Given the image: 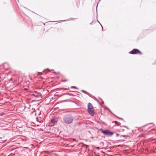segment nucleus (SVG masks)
I'll return each mask as SVG.
<instances>
[{"label": "nucleus", "instance_id": "f257e3e1", "mask_svg": "<svg viewBox=\"0 0 156 156\" xmlns=\"http://www.w3.org/2000/svg\"><path fill=\"white\" fill-rule=\"evenodd\" d=\"M63 119L65 123L66 124H69L73 122V117L71 114L68 113L63 116Z\"/></svg>", "mask_w": 156, "mask_h": 156}, {"label": "nucleus", "instance_id": "f03ea898", "mask_svg": "<svg viewBox=\"0 0 156 156\" xmlns=\"http://www.w3.org/2000/svg\"><path fill=\"white\" fill-rule=\"evenodd\" d=\"M87 112L92 116H93L95 114L94 107L90 103H88L87 105Z\"/></svg>", "mask_w": 156, "mask_h": 156}, {"label": "nucleus", "instance_id": "7ed1b4c3", "mask_svg": "<svg viewBox=\"0 0 156 156\" xmlns=\"http://www.w3.org/2000/svg\"><path fill=\"white\" fill-rule=\"evenodd\" d=\"M99 130L104 135H106L108 136H112L114 134L113 132L107 129L104 130L102 129L101 128L99 129Z\"/></svg>", "mask_w": 156, "mask_h": 156}, {"label": "nucleus", "instance_id": "20e7f679", "mask_svg": "<svg viewBox=\"0 0 156 156\" xmlns=\"http://www.w3.org/2000/svg\"><path fill=\"white\" fill-rule=\"evenodd\" d=\"M129 53L132 55H135L139 54L140 55H142V53L141 52L137 49H133L132 51H130Z\"/></svg>", "mask_w": 156, "mask_h": 156}, {"label": "nucleus", "instance_id": "39448f33", "mask_svg": "<svg viewBox=\"0 0 156 156\" xmlns=\"http://www.w3.org/2000/svg\"><path fill=\"white\" fill-rule=\"evenodd\" d=\"M35 94H32L31 95L37 97H39L41 96V94L39 92H37V91H35Z\"/></svg>", "mask_w": 156, "mask_h": 156}, {"label": "nucleus", "instance_id": "423d86ee", "mask_svg": "<svg viewBox=\"0 0 156 156\" xmlns=\"http://www.w3.org/2000/svg\"><path fill=\"white\" fill-rule=\"evenodd\" d=\"M51 122L52 123L55 124L57 122V121L55 119H52L51 120Z\"/></svg>", "mask_w": 156, "mask_h": 156}, {"label": "nucleus", "instance_id": "0eeeda50", "mask_svg": "<svg viewBox=\"0 0 156 156\" xmlns=\"http://www.w3.org/2000/svg\"><path fill=\"white\" fill-rule=\"evenodd\" d=\"M112 122H114L115 124L117 126H119L121 124V123L118 122L117 121H115Z\"/></svg>", "mask_w": 156, "mask_h": 156}, {"label": "nucleus", "instance_id": "6e6552de", "mask_svg": "<svg viewBox=\"0 0 156 156\" xmlns=\"http://www.w3.org/2000/svg\"><path fill=\"white\" fill-rule=\"evenodd\" d=\"M94 98H95L94 99L101 106L102 104L99 102V101L96 98L94 97Z\"/></svg>", "mask_w": 156, "mask_h": 156}, {"label": "nucleus", "instance_id": "1a4fd4ad", "mask_svg": "<svg viewBox=\"0 0 156 156\" xmlns=\"http://www.w3.org/2000/svg\"><path fill=\"white\" fill-rule=\"evenodd\" d=\"M120 137H123L126 139L127 137H129V136L128 135H122L120 136Z\"/></svg>", "mask_w": 156, "mask_h": 156}, {"label": "nucleus", "instance_id": "9d476101", "mask_svg": "<svg viewBox=\"0 0 156 156\" xmlns=\"http://www.w3.org/2000/svg\"><path fill=\"white\" fill-rule=\"evenodd\" d=\"M81 91L82 92L84 93L85 94H87L88 93H87V92H86V91H85L84 90H81Z\"/></svg>", "mask_w": 156, "mask_h": 156}, {"label": "nucleus", "instance_id": "9b49d317", "mask_svg": "<svg viewBox=\"0 0 156 156\" xmlns=\"http://www.w3.org/2000/svg\"><path fill=\"white\" fill-rule=\"evenodd\" d=\"M106 109H107V110H108L109 111V112H110L112 114V111L109 109V108H106Z\"/></svg>", "mask_w": 156, "mask_h": 156}, {"label": "nucleus", "instance_id": "f8f14e48", "mask_svg": "<svg viewBox=\"0 0 156 156\" xmlns=\"http://www.w3.org/2000/svg\"><path fill=\"white\" fill-rule=\"evenodd\" d=\"M113 115L115 116V117H117V118H118L119 119H122V120H123V119L122 118H119V117H118V116H116V115H115V114H113Z\"/></svg>", "mask_w": 156, "mask_h": 156}, {"label": "nucleus", "instance_id": "ddd939ff", "mask_svg": "<svg viewBox=\"0 0 156 156\" xmlns=\"http://www.w3.org/2000/svg\"><path fill=\"white\" fill-rule=\"evenodd\" d=\"M122 126L123 127H125V128H126L127 129H129V128H128V127H127V126Z\"/></svg>", "mask_w": 156, "mask_h": 156}, {"label": "nucleus", "instance_id": "4468645a", "mask_svg": "<svg viewBox=\"0 0 156 156\" xmlns=\"http://www.w3.org/2000/svg\"><path fill=\"white\" fill-rule=\"evenodd\" d=\"M67 81V80H62V81L63 82H65Z\"/></svg>", "mask_w": 156, "mask_h": 156}, {"label": "nucleus", "instance_id": "2eb2a0df", "mask_svg": "<svg viewBox=\"0 0 156 156\" xmlns=\"http://www.w3.org/2000/svg\"><path fill=\"white\" fill-rule=\"evenodd\" d=\"M72 87L73 88H75V89H78V88L76 87H75V86H72Z\"/></svg>", "mask_w": 156, "mask_h": 156}, {"label": "nucleus", "instance_id": "dca6fc26", "mask_svg": "<svg viewBox=\"0 0 156 156\" xmlns=\"http://www.w3.org/2000/svg\"><path fill=\"white\" fill-rule=\"evenodd\" d=\"M152 123H149L147 124V125H145V126H147L148 125H149V124H152Z\"/></svg>", "mask_w": 156, "mask_h": 156}, {"label": "nucleus", "instance_id": "f3484780", "mask_svg": "<svg viewBox=\"0 0 156 156\" xmlns=\"http://www.w3.org/2000/svg\"><path fill=\"white\" fill-rule=\"evenodd\" d=\"M118 147H122V145H118Z\"/></svg>", "mask_w": 156, "mask_h": 156}, {"label": "nucleus", "instance_id": "a211bd4d", "mask_svg": "<svg viewBox=\"0 0 156 156\" xmlns=\"http://www.w3.org/2000/svg\"><path fill=\"white\" fill-rule=\"evenodd\" d=\"M119 133H117V134H116V136H119Z\"/></svg>", "mask_w": 156, "mask_h": 156}, {"label": "nucleus", "instance_id": "6ab92c4d", "mask_svg": "<svg viewBox=\"0 0 156 156\" xmlns=\"http://www.w3.org/2000/svg\"><path fill=\"white\" fill-rule=\"evenodd\" d=\"M96 148L98 150H99L100 149V147H96Z\"/></svg>", "mask_w": 156, "mask_h": 156}, {"label": "nucleus", "instance_id": "aec40b11", "mask_svg": "<svg viewBox=\"0 0 156 156\" xmlns=\"http://www.w3.org/2000/svg\"><path fill=\"white\" fill-rule=\"evenodd\" d=\"M100 25H101V27H102V31H103V27L101 24H100Z\"/></svg>", "mask_w": 156, "mask_h": 156}, {"label": "nucleus", "instance_id": "412c9836", "mask_svg": "<svg viewBox=\"0 0 156 156\" xmlns=\"http://www.w3.org/2000/svg\"><path fill=\"white\" fill-rule=\"evenodd\" d=\"M68 101V100H65L64 101V102H67V101Z\"/></svg>", "mask_w": 156, "mask_h": 156}, {"label": "nucleus", "instance_id": "4be33fe9", "mask_svg": "<svg viewBox=\"0 0 156 156\" xmlns=\"http://www.w3.org/2000/svg\"><path fill=\"white\" fill-rule=\"evenodd\" d=\"M24 90H28V89L27 88H25L24 89Z\"/></svg>", "mask_w": 156, "mask_h": 156}, {"label": "nucleus", "instance_id": "5701e85b", "mask_svg": "<svg viewBox=\"0 0 156 156\" xmlns=\"http://www.w3.org/2000/svg\"><path fill=\"white\" fill-rule=\"evenodd\" d=\"M35 101H36V100H33V101L32 102H34Z\"/></svg>", "mask_w": 156, "mask_h": 156}, {"label": "nucleus", "instance_id": "b1692460", "mask_svg": "<svg viewBox=\"0 0 156 156\" xmlns=\"http://www.w3.org/2000/svg\"><path fill=\"white\" fill-rule=\"evenodd\" d=\"M98 22L100 23V24L101 23H100L99 22L98 20Z\"/></svg>", "mask_w": 156, "mask_h": 156}, {"label": "nucleus", "instance_id": "393cba45", "mask_svg": "<svg viewBox=\"0 0 156 156\" xmlns=\"http://www.w3.org/2000/svg\"><path fill=\"white\" fill-rule=\"evenodd\" d=\"M46 70H48L49 71V69H47Z\"/></svg>", "mask_w": 156, "mask_h": 156}, {"label": "nucleus", "instance_id": "a878e982", "mask_svg": "<svg viewBox=\"0 0 156 156\" xmlns=\"http://www.w3.org/2000/svg\"><path fill=\"white\" fill-rule=\"evenodd\" d=\"M102 104H104V102H103H103H102Z\"/></svg>", "mask_w": 156, "mask_h": 156}, {"label": "nucleus", "instance_id": "bb28decb", "mask_svg": "<svg viewBox=\"0 0 156 156\" xmlns=\"http://www.w3.org/2000/svg\"><path fill=\"white\" fill-rule=\"evenodd\" d=\"M125 141V140H122V141Z\"/></svg>", "mask_w": 156, "mask_h": 156}, {"label": "nucleus", "instance_id": "cd10ccee", "mask_svg": "<svg viewBox=\"0 0 156 156\" xmlns=\"http://www.w3.org/2000/svg\"><path fill=\"white\" fill-rule=\"evenodd\" d=\"M66 89V90H69V89Z\"/></svg>", "mask_w": 156, "mask_h": 156}, {"label": "nucleus", "instance_id": "c85d7f7f", "mask_svg": "<svg viewBox=\"0 0 156 156\" xmlns=\"http://www.w3.org/2000/svg\"><path fill=\"white\" fill-rule=\"evenodd\" d=\"M64 20H62L61 21H64Z\"/></svg>", "mask_w": 156, "mask_h": 156}, {"label": "nucleus", "instance_id": "c756f323", "mask_svg": "<svg viewBox=\"0 0 156 156\" xmlns=\"http://www.w3.org/2000/svg\"><path fill=\"white\" fill-rule=\"evenodd\" d=\"M124 129H123V131H124Z\"/></svg>", "mask_w": 156, "mask_h": 156}, {"label": "nucleus", "instance_id": "7c9ffc66", "mask_svg": "<svg viewBox=\"0 0 156 156\" xmlns=\"http://www.w3.org/2000/svg\"><path fill=\"white\" fill-rule=\"evenodd\" d=\"M71 92H73V91H71Z\"/></svg>", "mask_w": 156, "mask_h": 156}]
</instances>
